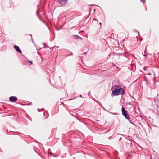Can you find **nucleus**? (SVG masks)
I'll return each instance as SVG.
<instances>
[{
  "label": "nucleus",
  "mask_w": 159,
  "mask_h": 159,
  "mask_svg": "<svg viewBox=\"0 0 159 159\" xmlns=\"http://www.w3.org/2000/svg\"><path fill=\"white\" fill-rule=\"evenodd\" d=\"M69 100H72V99H69Z\"/></svg>",
  "instance_id": "16"
},
{
  "label": "nucleus",
  "mask_w": 159,
  "mask_h": 159,
  "mask_svg": "<svg viewBox=\"0 0 159 159\" xmlns=\"http://www.w3.org/2000/svg\"><path fill=\"white\" fill-rule=\"evenodd\" d=\"M148 74L149 75H150V73H149Z\"/></svg>",
  "instance_id": "15"
},
{
  "label": "nucleus",
  "mask_w": 159,
  "mask_h": 159,
  "mask_svg": "<svg viewBox=\"0 0 159 159\" xmlns=\"http://www.w3.org/2000/svg\"><path fill=\"white\" fill-rule=\"evenodd\" d=\"M94 20H97V22L98 21V20L96 19H94Z\"/></svg>",
  "instance_id": "11"
},
{
  "label": "nucleus",
  "mask_w": 159,
  "mask_h": 159,
  "mask_svg": "<svg viewBox=\"0 0 159 159\" xmlns=\"http://www.w3.org/2000/svg\"><path fill=\"white\" fill-rule=\"evenodd\" d=\"M14 48L18 52H19L20 53H22V52L19 49V48L18 46L16 45H15L14 46Z\"/></svg>",
  "instance_id": "3"
},
{
  "label": "nucleus",
  "mask_w": 159,
  "mask_h": 159,
  "mask_svg": "<svg viewBox=\"0 0 159 159\" xmlns=\"http://www.w3.org/2000/svg\"><path fill=\"white\" fill-rule=\"evenodd\" d=\"M143 56H146V55H143Z\"/></svg>",
  "instance_id": "14"
},
{
  "label": "nucleus",
  "mask_w": 159,
  "mask_h": 159,
  "mask_svg": "<svg viewBox=\"0 0 159 159\" xmlns=\"http://www.w3.org/2000/svg\"><path fill=\"white\" fill-rule=\"evenodd\" d=\"M58 1L61 4H65L67 2V0H58Z\"/></svg>",
  "instance_id": "4"
},
{
  "label": "nucleus",
  "mask_w": 159,
  "mask_h": 159,
  "mask_svg": "<svg viewBox=\"0 0 159 159\" xmlns=\"http://www.w3.org/2000/svg\"><path fill=\"white\" fill-rule=\"evenodd\" d=\"M99 24H100V25L101 26V25H102V24H101V23L100 22L99 23Z\"/></svg>",
  "instance_id": "10"
},
{
  "label": "nucleus",
  "mask_w": 159,
  "mask_h": 159,
  "mask_svg": "<svg viewBox=\"0 0 159 159\" xmlns=\"http://www.w3.org/2000/svg\"><path fill=\"white\" fill-rule=\"evenodd\" d=\"M9 100L11 102H14L17 100V98L15 96H11L9 97Z\"/></svg>",
  "instance_id": "2"
},
{
  "label": "nucleus",
  "mask_w": 159,
  "mask_h": 159,
  "mask_svg": "<svg viewBox=\"0 0 159 159\" xmlns=\"http://www.w3.org/2000/svg\"><path fill=\"white\" fill-rule=\"evenodd\" d=\"M121 111L122 112V114L123 115H124V114H125L126 113H127L126 111H125V109L123 107H122Z\"/></svg>",
  "instance_id": "5"
},
{
  "label": "nucleus",
  "mask_w": 159,
  "mask_h": 159,
  "mask_svg": "<svg viewBox=\"0 0 159 159\" xmlns=\"http://www.w3.org/2000/svg\"><path fill=\"white\" fill-rule=\"evenodd\" d=\"M140 1L142 3H145V0H140Z\"/></svg>",
  "instance_id": "8"
},
{
  "label": "nucleus",
  "mask_w": 159,
  "mask_h": 159,
  "mask_svg": "<svg viewBox=\"0 0 159 159\" xmlns=\"http://www.w3.org/2000/svg\"><path fill=\"white\" fill-rule=\"evenodd\" d=\"M123 116H125V118L127 119H129V117L127 113H126L125 114H124V115Z\"/></svg>",
  "instance_id": "6"
},
{
  "label": "nucleus",
  "mask_w": 159,
  "mask_h": 159,
  "mask_svg": "<svg viewBox=\"0 0 159 159\" xmlns=\"http://www.w3.org/2000/svg\"><path fill=\"white\" fill-rule=\"evenodd\" d=\"M74 37L77 39H81V37L77 35H75L74 36Z\"/></svg>",
  "instance_id": "7"
},
{
  "label": "nucleus",
  "mask_w": 159,
  "mask_h": 159,
  "mask_svg": "<svg viewBox=\"0 0 159 159\" xmlns=\"http://www.w3.org/2000/svg\"><path fill=\"white\" fill-rule=\"evenodd\" d=\"M29 62L32 64V62L31 61H29Z\"/></svg>",
  "instance_id": "9"
},
{
  "label": "nucleus",
  "mask_w": 159,
  "mask_h": 159,
  "mask_svg": "<svg viewBox=\"0 0 159 159\" xmlns=\"http://www.w3.org/2000/svg\"><path fill=\"white\" fill-rule=\"evenodd\" d=\"M37 14H38V11H37Z\"/></svg>",
  "instance_id": "13"
},
{
  "label": "nucleus",
  "mask_w": 159,
  "mask_h": 159,
  "mask_svg": "<svg viewBox=\"0 0 159 159\" xmlns=\"http://www.w3.org/2000/svg\"><path fill=\"white\" fill-rule=\"evenodd\" d=\"M111 96H114L120 95H123L124 93L123 89L117 85H114L111 88Z\"/></svg>",
  "instance_id": "1"
},
{
  "label": "nucleus",
  "mask_w": 159,
  "mask_h": 159,
  "mask_svg": "<svg viewBox=\"0 0 159 159\" xmlns=\"http://www.w3.org/2000/svg\"><path fill=\"white\" fill-rule=\"evenodd\" d=\"M80 97H81L82 95H80Z\"/></svg>",
  "instance_id": "12"
},
{
  "label": "nucleus",
  "mask_w": 159,
  "mask_h": 159,
  "mask_svg": "<svg viewBox=\"0 0 159 159\" xmlns=\"http://www.w3.org/2000/svg\"><path fill=\"white\" fill-rule=\"evenodd\" d=\"M144 70H145V68H144Z\"/></svg>",
  "instance_id": "17"
},
{
  "label": "nucleus",
  "mask_w": 159,
  "mask_h": 159,
  "mask_svg": "<svg viewBox=\"0 0 159 159\" xmlns=\"http://www.w3.org/2000/svg\"><path fill=\"white\" fill-rule=\"evenodd\" d=\"M38 111H39V109H38Z\"/></svg>",
  "instance_id": "18"
}]
</instances>
